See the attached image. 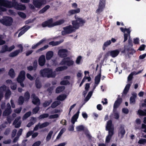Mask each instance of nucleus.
<instances>
[{
	"instance_id": "nucleus-1",
	"label": "nucleus",
	"mask_w": 146,
	"mask_h": 146,
	"mask_svg": "<svg viewBox=\"0 0 146 146\" xmlns=\"http://www.w3.org/2000/svg\"><path fill=\"white\" fill-rule=\"evenodd\" d=\"M40 73L43 77H47L48 78H54L56 75V71L53 72L52 69L50 68H45L41 70Z\"/></svg>"
},
{
	"instance_id": "nucleus-2",
	"label": "nucleus",
	"mask_w": 146,
	"mask_h": 146,
	"mask_svg": "<svg viewBox=\"0 0 146 146\" xmlns=\"http://www.w3.org/2000/svg\"><path fill=\"white\" fill-rule=\"evenodd\" d=\"M74 18L75 20L72 21V23L74 28L76 29H77L80 27L84 26L86 23L85 20L78 16L76 14L74 15Z\"/></svg>"
},
{
	"instance_id": "nucleus-3",
	"label": "nucleus",
	"mask_w": 146,
	"mask_h": 146,
	"mask_svg": "<svg viewBox=\"0 0 146 146\" xmlns=\"http://www.w3.org/2000/svg\"><path fill=\"white\" fill-rule=\"evenodd\" d=\"M13 18L9 16H4L2 19H0V23L6 26H11L13 22Z\"/></svg>"
},
{
	"instance_id": "nucleus-4",
	"label": "nucleus",
	"mask_w": 146,
	"mask_h": 146,
	"mask_svg": "<svg viewBox=\"0 0 146 146\" xmlns=\"http://www.w3.org/2000/svg\"><path fill=\"white\" fill-rule=\"evenodd\" d=\"M72 7L74 9H71L67 13V15L70 16L75 14L79 13L80 11V9L79 8H77L78 5L76 3H74L72 4Z\"/></svg>"
},
{
	"instance_id": "nucleus-5",
	"label": "nucleus",
	"mask_w": 146,
	"mask_h": 146,
	"mask_svg": "<svg viewBox=\"0 0 146 146\" xmlns=\"http://www.w3.org/2000/svg\"><path fill=\"white\" fill-rule=\"evenodd\" d=\"M74 28L73 26L71 25L63 27V29L64 30L62 31V35H64L75 32L76 29Z\"/></svg>"
},
{
	"instance_id": "nucleus-6",
	"label": "nucleus",
	"mask_w": 146,
	"mask_h": 146,
	"mask_svg": "<svg viewBox=\"0 0 146 146\" xmlns=\"http://www.w3.org/2000/svg\"><path fill=\"white\" fill-rule=\"evenodd\" d=\"M46 3V0H33L32 2L33 4L34 5L36 8L38 9H40Z\"/></svg>"
},
{
	"instance_id": "nucleus-7",
	"label": "nucleus",
	"mask_w": 146,
	"mask_h": 146,
	"mask_svg": "<svg viewBox=\"0 0 146 146\" xmlns=\"http://www.w3.org/2000/svg\"><path fill=\"white\" fill-rule=\"evenodd\" d=\"M14 1L11 2L6 0H0V6L8 8L13 7Z\"/></svg>"
},
{
	"instance_id": "nucleus-8",
	"label": "nucleus",
	"mask_w": 146,
	"mask_h": 146,
	"mask_svg": "<svg viewBox=\"0 0 146 146\" xmlns=\"http://www.w3.org/2000/svg\"><path fill=\"white\" fill-rule=\"evenodd\" d=\"M69 57L64 58L60 62V64L61 65H66L68 66L72 65L74 63V62L72 60H70Z\"/></svg>"
},
{
	"instance_id": "nucleus-9",
	"label": "nucleus",
	"mask_w": 146,
	"mask_h": 146,
	"mask_svg": "<svg viewBox=\"0 0 146 146\" xmlns=\"http://www.w3.org/2000/svg\"><path fill=\"white\" fill-rule=\"evenodd\" d=\"M106 0H100L98 8L96 10V13H100L103 11L106 5Z\"/></svg>"
},
{
	"instance_id": "nucleus-10",
	"label": "nucleus",
	"mask_w": 146,
	"mask_h": 146,
	"mask_svg": "<svg viewBox=\"0 0 146 146\" xmlns=\"http://www.w3.org/2000/svg\"><path fill=\"white\" fill-rule=\"evenodd\" d=\"M18 47L20 48L15 51L13 52H11L9 55V56L10 57H14L17 55L20 52H22L23 51V47L21 44H19Z\"/></svg>"
},
{
	"instance_id": "nucleus-11",
	"label": "nucleus",
	"mask_w": 146,
	"mask_h": 146,
	"mask_svg": "<svg viewBox=\"0 0 146 146\" xmlns=\"http://www.w3.org/2000/svg\"><path fill=\"white\" fill-rule=\"evenodd\" d=\"M42 26L43 27H48V28H51L54 27L53 19L50 18L47 21L42 22Z\"/></svg>"
},
{
	"instance_id": "nucleus-12",
	"label": "nucleus",
	"mask_w": 146,
	"mask_h": 146,
	"mask_svg": "<svg viewBox=\"0 0 146 146\" xmlns=\"http://www.w3.org/2000/svg\"><path fill=\"white\" fill-rule=\"evenodd\" d=\"M15 48L14 45H13L10 47H8L7 45L2 46L1 49L0 51V53H3L7 51L11 52Z\"/></svg>"
},
{
	"instance_id": "nucleus-13",
	"label": "nucleus",
	"mask_w": 146,
	"mask_h": 146,
	"mask_svg": "<svg viewBox=\"0 0 146 146\" xmlns=\"http://www.w3.org/2000/svg\"><path fill=\"white\" fill-rule=\"evenodd\" d=\"M13 7L19 10H24L26 8L25 5L19 4L16 1H14Z\"/></svg>"
},
{
	"instance_id": "nucleus-14",
	"label": "nucleus",
	"mask_w": 146,
	"mask_h": 146,
	"mask_svg": "<svg viewBox=\"0 0 146 146\" xmlns=\"http://www.w3.org/2000/svg\"><path fill=\"white\" fill-rule=\"evenodd\" d=\"M31 98L32 99V102L35 105L39 106L40 104V100L37 97L35 94L33 93L31 95Z\"/></svg>"
},
{
	"instance_id": "nucleus-15",
	"label": "nucleus",
	"mask_w": 146,
	"mask_h": 146,
	"mask_svg": "<svg viewBox=\"0 0 146 146\" xmlns=\"http://www.w3.org/2000/svg\"><path fill=\"white\" fill-rule=\"evenodd\" d=\"M68 50L65 49H60L58 51V54L62 58H65L67 56Z\"/></svg>"
},
{
	"instance_id": "nucleus-16",
	"label": "nucleus",
	"mask_w": 146,
	"mask_h": 146,
	"mask_svg": "<svg viewBox=\"0 0 146 146\" xmlns=\"http://www.w3.org/2000/svg\"><path fill=\"white\" fill-rule=\"evenodd\" d=\"M121 49H117L110 51V55L113 58H115L117 56L119 53Z\"/></svg>"
},
{
	"instance_id": "nucleus-17",
	"label": "nucleus",
	"mask_w": 146,
	"mask_h": 146,
	"mask_svg": "<svg viewBox=\"0 0 146 146\" xmlns=\"http://www.w3.org/2000/svg\"><path fill=\"white\" fill-rule=\"evenodd\" d=\"M38 62L39 64L41 66H42L44 65L46 62L45 58L44 55H42L39 57Z\"/></svg>"
},
{
	"instance_id": "nucleus-18",
	"label": "nucleus",
	"mask_w": 146,
	"mask_h": 146,
	"mask_svg": "<svg viewBox=\"0 0 146 146\" xmlns=\"http://www.w3.org/2000/svg\"><path fill=\"white\" fill-rule=\"evenodd\" d=\"M25 72L24 70H22L20 72L17 78V81L24 80L25 79Z\"/></svg>"
},
{
	"instance_id": "nucleus-19",
	"label": "nucleus",
	"mask_w": 146,
	"mask_h": 146,
	"mask_svg": "<svg viewBox=\"0 0 146 146\" xmlns=\"http://www.w3.org/2000/svg\"><path fill=\"white\" fill-rule=\"evenodd\" d=\"M30 28V26H27V25L24 26L22 28V30L19 33L18 36V37H19L23 35Z\"/></svg>"
},
{
	"instance_id": "nucleus-20",
	"label": "nucleus",
	"mask_w": 146,
	"mask_h": 146,
	"mask_svg": "<svg viewBox=\"0 0 146 146\" xmlns=\"http://www.w3.org/2000/svg\"><path fill=\"white\" fill-rule=\"evenodd\" d=\"M122 102V99L121 98H117V100L115 101L113 106V110L115 109H117L120 105Z\"/></svg>"
},
{
	"instance_id": "nucleus-21",
	"label": "nucleus",
	"mask_w": 146,
	"mask_h": 146,
	"mask_svg": "<svg viewBox=\"0 0 146 146\" xmlns=\"http://www.w3.org/2000/svg\"><path fill=\"white\" fill-rule=\"evenodd\" d=\"M7 105H9V108H6L5 110L3 111V115L4 116H7L9 115L12 112L10 105L9 103H8L7 104Z\"/></svg>"
},
{
	"instance_id": "nucleus-22",
	"label": "nucleus",
	"mask_w": 146,
	"mask_h": 146,
	"mask_svg": "<svg viewBox=\"0 0 146 146\" xmlns=\"http://www.w3.org/2000/svg\"><path fill=\"white\" fill-rule=\"evenodd\" d=\"M131 84H127L125 86L122 94V97L125 96L128 93L131 86Z\"/></svg>"
},
{
	"instance_id": "nucleus-23",
	"label": "nucleus",
	"mask_w": 146,
	"mask_h": 146,
	"mask_svg": "<svg viewBox=\"0 0 146 146\" xmlns=\"http://www.w3.org/2000/svg\"><path fill=\"white\" fill-rule=\"evenodd\" d=\"M80 113V109L78 110V111L77 113H75L72 117L71 120V122L72 123V124H74L75 123V121L78 119Z\"/></svg>"
},
{
	"instance_id": "nucleus-24",
	"label": "nucleus",
	"mask_w": 146,
	"mask_h": 146,
	"mask_svg": "<svg viewBox=\"0 0 146 146\" xmlns=\"http://www.w3.org/2000/svg\"><path fill=\"white\" fill-rule=\"evenodd\" d=\"M101 76V69H100V73L95 77V83L97 85L100 82Z\"/></svg>"
},
{
	"instance_id": "nucleus-25",
	"label": "nucleus",
	"mask_w": 146,
	"mask_h": 146,
	"mask_svg": "<svg viewBox=\"0 0 146 146\" xmlns=\"http://www.w3.org/2000/svg\"><path fill=\"white\" fill-rule=\"evenodd\" d=\"M53 52L51 51H48L46 54V59L47 60H50L53 56Z\"/></svg>"
},
{
	"instance_id": "nucleus-26",
	"label": "nucleus",
	"mask_w": 146,
	"mask_h": 146,
	"mask_svg": "<svg viewBox=\"0 0 146 146\" xmlns=\"http://www.w3.org/2000/svg\"><path fill=\"white\" fill-rule=\"evenodd\" d=\"M112 128H114L113 126H112V121L111 120H110L107 122L106 130H109L108 129H112Z\"/></svg>"
},
{
	"instance_id": "nucleus-27",
	"label": "nucleus",
	"mask_w": 146,
	"mask_h": 146,
	"mask_svg": "<svg viewBox=\"0 0 146 146\" xmlns=\"http://www.w3.org/2000/svg\"><path fill=\"white\" fill-rule=\"evenodd\" d=\"M65 89V87L63 86H60L57 87L56 89V93L57 94L63 91Z\"/></svg>"
},
{
	"instance_id": "nucleus-28",
	"label": "nucleus",
	"mask_w": 146,
	"mask_h": 146,
	"mask_svg": "<svg viewBox=\"0 0 146 146\" xmlns=\"http://www.w3.org/2000/svg\"><path fill=\"white\" fill-rule=\"evenodd\" d=\"M50 7V5H47L43 8L38 12V13L40 14L43 13L46 11Z\"/></svg>"
},
{
	"instance_id": "nucleus-29",
	"label": "nucleus",
	"mask_w": 146,
	"mask_h": 146,
	"mask_svg": "<svg viewBox=\"0 0 146 146\" xmlns=\"http://www.w3.org/2000/svg\"><path fill=\"white\" fill-rule=\"evenodd\" d=\"M65 21L64 20L62 19L54 22V27L56 26L60 25L64 23Z\"/></svg>"
},
{
	"instance_id": "nucleus-30",
	"label": "nucleus",
	"mask_w": 146,
	"mask_h": 146,
	"mask_svg": "<svg viewBox=\"0 0 146 146\" xmlns=\"http://www.w3.org/2000/svg\"><path fill=\"white\" fill-rule=\"evenodd\" d=\"M8 74L11 78H14L15 76V74L14 70L12 68H11L9 70Z\"/></svg>"
},
{
	"instance_id": "nucleus-31",
	"label": "nucleus",
	"mask_w": 146,
	"mask_h": 146,
	"mask_svg": "<svg viewBox=\"0 0 146 146\" xmlns=\"http://www.w3.org/2000/svg\"><path fill=\"white\" fill-rule=\"evenodd\" d=\"M11 94V92L9 90H7L6 92L5 95V99H9L10 98Z\"/></svg>"
},
{
	"instance_id": "nucleus-32",
	"label": "nucleus",
	"mask_w": 146,
	"mask_h": 146,
	"mask_svg": "<svg viewBox=\"0 0 146 146\" xmlns=\"http://www.w3.org/2000/svg\"><path fill=\"white\" fill-rule=\"evenodd\" d=\"M45 40L44 39H42L36 44L33 45L32 46V48L33 49H35L38 46L42 44Z\"/></svg>"
},
{
	"instance_id": "nucleus-33",
	"label": "nucleus",
	"mask_w": 146,
	"mask_h": 146,
	"mask_svg": "<svg viewBox=\"0 0 146 146\" xmlns=\"http://www.w3.org/2000/svg\"><path fill=\"white\" fill-rule=\"evenodd\" d=\"M111 43V42L110 40H108L105 42L102 47L103 50H104L106 49V48L110 45Z\"/></svg>"
},
{
	"instance_id": "nucleus-34",
	"label": "nucleus",
	"mask_w": 146,
	"mask_h": 146,
	"mask_svg": "<svg viewBox=\"0 0 146 146\" xmlns=\"http://www.w3.org/2000/svg\"><path fill=\"white\" fill-rule=\"evenodd\" d=\"M24 97L25 101H28L29 100L30 98V96L28 91H27L25 93Z\"/></svg>"
},
{
	"instance_id": "nucleus-35",
	"label": "nucleus",
	"mask_w": 146,
	"mask_h": 146,
	"mask_svg": "<svg viewBox=\"0 0 146 146\" xmlns=\"http://www.w3.org/2000/svg\"><path fill=\"white\" fill-rule=\"evenodd\" d=\"M25 100L24 97L22 96H20L19 97L18 103L20 105H22L23 104Z\"/></svg>"
},
{
	"instance_id": "nucleus-36",
	"label": "nucleus",
	"mask_w": 146,
	"mask_h": 146,
	"mask_svg": "<svg viewBox=\"0 0 146 146\" xmlns=\"http://www.w3.org/2000/svg\"><path fill=\"white\" fill-rule=\"evenodd\" d=\"M52 102V100L51 99L49 100L45 101L43 104V107L44 108L46 107L49 106Z\"/></svg>"
},
{
	"instance_id": "nucleus-37",
	"label": "nucleus",
	"mask_w": 146,
	"mask_h": 146,
	"mask_svg": "<svg viewBox=\"0 0 146 146\" xmlns=\"http://www.w3.org/2000/svg\"><path fill=\"white\" fill-rule=\"evenodd\" d=\"M66 96L65 94L60 95L57 97V100L60 101H62L66 99Z\"/></svg>"
},
{
	"instance_id": "nucleus-38",
	"label": "nucleus",
	"mask_w": 146,
	"mask_h": 146,
	"mask_svg": "<svg viewBox=\"0 0 146 146\" xmlns=\"http://www.w3.org/2000/svg\"><path fill=\"white\" fill-rule=\"evenodd\" d=\"M68 67L66 66H63L57 68L56 69V71L57 72L61 71L67 69Z\"/></svg>"
},
{
	"instance_id": "nucleus-39",
	"label": "nucleus",
	"mask_w": 146,
	"mask_h": 146,
	"mask_svg": "<svg viewBox=\"0 0 146 146\" xmlns=\"http://www.w3.org/2000/svg\"><path fill=\"white\" fill-rule=\"evenodd\" d=\"M60 104V101H55L52 103L51 106L52 108H55Z\"/></svg>"
},
{
	"instance_id": "nucleus-40",
	"label": "nucleus",
	"mask_w": 146,
	"mask_h": 146,
	"mask_svg": "<svg viewBox=\"0 0 146 146\" xmlns=\"http://www.w3.org/2000/svg\"><path fill=\"white\" fill-rule=\"evenodd\" d=\"M65 130L66 129L65 128H63L62 129L57 136L56 139H59L63 133L65 131Z\"/></svg>"
},
{
	"instance_id": "nucleus-41",
	"label": "nucleus",
	"mask_w": 146,
	"mask_h": 146,
	"mask_svg": "<svg viewBox=\"0 0 146 146\" xmlns=\"http://www.w3.org/2000/svg\"><path fill=\"white\" fill-rule=\"evenodd\" d=\"M35 85L37 88L39 89L41 87V83L39 80H36L35 81Z\"/></svg>"
},
{
	"instance_id": "nucleus-42",
	"label": "nucleus",
	"mask_w": 146,
	"mask_h": 146,
	"mask_svg": "<svg viewBox=\"0 0 146 146\" xmlns=\"http://www.w3.org/2000/svg\"><path fill=\"white\" fill-rule=\"evenodd\" d=\"M40 110V107L39 106H37L33 108L32 110L33 113L34 114H36L38 113Z\"/></svg>"
},
{
	"instance_id": "nucleus-43",
	"label": "nucleus",
	"mask_w": 146,
	"mask_h": 146,
	"mask_svg": "<svg viewBox=\"0 0 146 146\" xmlns=\"http://www.w3.org/2000/svg\"><path fill=\"white\" fill-rule=\"evenodd\" d=\"M61 42L59 41H52L49 42L48 44L49 45H52L53 46H56L59 44Z\"/></svg>"
},
{
	"instance_id": "nucleus-44",
	"label": "nucleus",
	"mask_w": 146,
	"mask_h": 146,
	"mask_svg": "<svg viewBox=\"0 0 146 146\" xmlns=\"http://www.w3.org/2000/svg\"><path fill=\"white\" fill-rule=\"evenodd\" d=\"M134 97L131 96L130 98V102L131 104H135V97H136V95H134Z\"/></svg>"
},
{
	"instance_id": "nucleus-45",
	"label": "nucleus",
	"mask_w": 146,
	"mask_h": 146,
	"mask_svg": "<svg viewBox=\"0 0 146 146\" xmlns=\"http://www.w3.org/2000/svg\"><path fill=\"white\" fill-rule=\"evenodd\" d=\"M76 129L77 131H84V127L83 125H80L76 127Z\"/></svg>"
},
{
	"instance_id": "nucleus-46",
	"label": "nucleus",
	"mask_w": 146,
	"mask_h": 146,
	"mask_svg": "<svg viewBox=\"0 0 146 146\" xmlns=\"http://www.w3.org/2000/svg\"><path fill=\"white\" fill-rule=\"evenodd\" d=\"M108 129L109 130H106L107 131H108V135L112 137L114 133V128H112V129Z\"/></svg>"
},
{
	"instance_id": "nucleus-47",
	"label": "nucleus",
	"mask_w": 146,
	"mask_h": 146,
	"mask_svg": "<svg viewBox=\"0 0 146 146\" xmlns=\"http://www.w3.org/2000/svg\"><path fill=\"white\" fill-rule=\"evenodd\" d=\"M53 133V132L52 131H49L46 138V140L47 141H49L51 139Z\"/></svg>"
},
{
	"instance_id": "nucleus-48",
	"label": "nucleus",
	"mask_w": 146,
	"mask_h": 146,
	"mask_svg": "<svg viewBox=\"0 0 146 146\" xmlns=\"http://www.w3.org/2000/svg\"><path fill=\"white\" fill-rule=\"evenodd\" d=\"M49 124V123L48 122H44L40 125H39V128L40 129H42L43 128L46 127L48 126Z\"/></svg>"
},
{
	"instance_id": "nucleus-49",
	"label": "nucleus",
	"mask_w": 146,
	"mask_h": 146,
	"mask_svg": "<svg viewBox=\"0 0 146 146\" xmlns=\"http://www.w3.org/2000/svg\"><path fill=\"white\" fill-rule=\"evenodd\" d=\"M48 47V45H45L43 47L39 48V49H38L37 51L36 52H40L41 51H42L46 48H47Z\"/></svg>"
},
{
	"instance_id": "nucleus-50",
	"label": "nucleus",
	"mask_w": 146,
	"mask_h": 146,
	"mask_svg": "<svg viewBox=\"0 0 146 146\" xmlns=\"http://www.w3.org/2000/svg\"><path fill=\"white\" fill-rule=\"evenodd\" d=\"M49 116V115L48 113H44L40 115L39 117V119H44L47 117Z\"/></svg>"
},
{
	"instance_id": "nucleus-51",
	"label": "nucleus",
	"mask_w": 146,
	"mask_h": 146,
	"mask_svg": "<svg viewBox=\"0 0 146 146\" xmlns=\"http://www.w3.org/2000/svg\"><path fill=\"white\" fill-rule=\"evenodd\" d=\"M31 111H29L26 113L24 115L23 117L25 119H27L31 115Z\"/></svg>"
},
{
	"instance_id": "nucleus-52",
	"label": "nucleus",
	"mask_w": 146,
	"mask_h": 146,
	"mask_svg": "<svg viewBox=\"0 0 146 146\" xmlns=\"http://www.w3.org/2000/svg\"><path fill=\"white\" fill-rule=\"evenodd\" d=\"M69 84V82L68 80H62L60 82V84L63 85H66Z\"/></svg>"
},
{
	"instance_id": "nucleus-53",
	"label": "nucleus",
	"mask_w": 146,
	"mask_h": 146,
	"mask_svg": "<svg viewBox=\"0 0 146 146\" xmlns=\"http://www.w3.org/2000/svg\"><path fill=\"white\" fill-rule=\"evenodd\" d=\"M139 144H144L146 143V139H139L138 142Z\"/></svg>"
},
{
	"instance_id": "nucleus-54",
	"label": "nucleus",
	"mask_w": 146,
	"mask_h": 146,
	"mask_svg": "<svg viewBox=\"0 0 146 146\" xmlns=\"http://www.w3.org/2000/svg\"><path fill=\"white\" fill-rule=\"evenodd\" d=\"M120 128L121 130L120 131V133L123 136L125 133V131L124 129V128L122 126H121L120 127Z\"/></svg>"
},
{
	"instance_id": "nucleus-55",
	"label": "nucleus",
	"mask_w": 146,
	"mask_h": 146,
	"mask_svg": "<svg viewBox=\"0 0 146 146\" xmlns=\"http://www.w3.org/2000/svg\"><path fill=\"white\" fill-rule=\"evenodd\" d=\"M119 49H121V50L120 51L121 52V53H125L126 52V50L127 51H129L130 50L129 48H128L127 49H126V48H125V46H124L123 49L122 48H120Z\"/></svg>"
},
{
	"instance_id": "nucleus-56",
	"label": "nucleus",
	"mask_w": 146,
	"mask_h": 146,
	"mask_svg": "<svg viewBox=\"0 0 146 146\" xmlns=\"http://www.w3.org/2000/svg\"><path fill=\"white\" fill-rule=\"evenodd\" d=\"M18 14L20 17L22 18H24L26 17V15L24 13L21 12H18Z\"/></svg>"
},
{
	"instance_id": "nucleus-57",
	"label": "nucleus",
	"mask_w": 146,
	"mask_h": 146,
	"mask_svg": "<svg viewBox=\"0 0 146 146\" xmlns=\"http://www.w3.org/2000/svg\"><path fill=\"white\" fill-rule=\"evenodd\" d=\"M138 113L140 115L145 116V111H143L141 110H139L138 111Z\"/></svg>"
},
{
	"instance_id": "nucleus-58",
	"label": "nucleus",
	"mask_w": 146,
	"mask_h": 146,
	"mask_svg": "<svg viewBox=\"0 0 146 146\" xmlns=\"http://www.w3.org/2000/svg\"><path fill=\"white\" fill-rule=\"evenodd\" d=\"M59 117V115L58 114H55L53 115H51L49 116V118L50 119H54L57 118Z\"/></svg>"
},
{
	"instance_id": "nucleus-59",
	"label": "nucleus",
	"mask_w": 146,
	"mask_h": 146,
	"mask_svg": "<svg viewBox=\"0 0 146 146\" xmlns=\"http://www.w3.org/2000/svg\"><path fill=\"white\" fill-rule=\"evenodd\" d=\"M37 66V62L36 60H35L33 62V67L34 68V70H35Z\"/></svg>"
},
{
	"instance_id": "nucleus-60",
	"label": "nucleus",
	"mask_w": 146,
	"mask_h": 146,
	"mask_svg": "<svg viewBox=\"0 0 146 146\" xmlns=\"http://www.w3.org/2000/svg\"><path fill=\"white\" fill-rule=\"evenodd\" d=\"M27 77L28 78L31 80H32L35 79L34 77L29 73H27L26 74Z\"/></svg>"
},
{
	"instance_id": "nucleus-61",
	"label": "nucleus",
	"mask_w": 146,
	"mask_h": 146,
	"mask_svg": "<svg viewBox=\"0 0 146 146\" xmlns=\"http://www.w3.org/2000/svg\"><path fill=\"white\" fill-rule=\"evenodd\" d=\"M145 44H142L140 46L138 50H139L140 51L144 50H145Z\"/></svg>"
},
{
	"instance_id": "nucleus-62",
	"label": "nucleus",
	"mask_w": 146,
	"mask_h": 146,
	"mask_svg": "<svg viewBox=\"0 0 146 146\" xmlns=\"http://www.w3.org/2000/svg\"><path fill=\"white\" fill-rule=\"evenodd\" d=\"M41 142L40 141H38L34 143L32 146H39L41 144Z\"/></svg>"
},
{
	"instance_id": "nucleus-63",
	"label": "nucleus",
	"mask_w": 146,
	"mask_h": 146,
	"mask_svg": "<svg viewBox=\"0 0 146 146\" xmlns=\"http://www.w3.org/2000/svg\"><path fill=\"white\" fill-rule=\"evenodd\" d=\"M17 132V130L16 129H14L12 131V134H11V137H12V138L14 137L16 135Z\"/></svg>"
},
{
	"instance_id": "nucleus-64",
	"label": "nucleus",
	"mask_w": 146,
	"mask_h": 146,
	"mask_svg": "<svg viewBox=\"0 0 146 146\" xmlns=\"http://www.w3.org/2000/svg\"><path fill=\"white\" fill-rule=\"evenodd\" d=\"M82 58V56H79L76 59V63L77 64H79L80 62L81 61V60Z\"/></svg>"
}]
</instances>
